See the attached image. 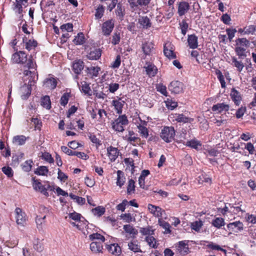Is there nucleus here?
Returning <instances> with one entry per match:
<instances>
[{"instance_id": "obj_1", "label": "nucleus", "mask_w": 256, "mask_h": 256, "mask_svg": "<svg viewBox=\"0 0 256 256\" xmlns=\"http://www.w3.org/2000/svg\"><path fill=\"white\" fill-rule=\"evenodd\" d=\"M38 76L37 72L32 70H25L24 72V84L20 88V93L23 100H26L30 96L32 91V86H34Z\"/></svg>"}, {"instance_id": "obj_48", "label": "nucleus", "mask_w": 256, "mask_h": 256, "mask_svg": "<svg viewBox=\"0 0 256 256\" xmlns=\"http://www.w3.org/2000/svg\"><path fill=\"white\" fill-rule=\"evenodd\" d=\"M146 241L148 242V246L152 248H156V238L152 236H146Z\"/></svg>"}, {"instance_id": "obj_21", "label": "nucleus", "mask_w": 256, "mask_h": 256, "mask_svg": "<svg viewBox=\"0 0 256 256\" xmlns=\"http://www.w3.org/2000/svg\"><path fill=\"white\" fill-rule=\"evenodd\" d=\"M28 0H16V2L14 3L12 9L16 13L21 14L22 12V6L24 5V3H26Z\"/></svg>"}, {"instance_id": "obj_26", "label": "nucleus", "mask_w": 256, "mask_h": 256, "mask_svg": "<svg viewBox=\"0 0 256 256\" xmlns=\"http://www.w3.org/2000/svg\"><path fill=\"white\" fill-rule=\"evenodd\" d=\"M44 84L48 88L54 90L56 86L57 80L55 78L51 76L45 80Z\"/></svg>"}, {"instance_id": "obj_45", "label": "nucleus", "mask_w": 256, "mask_h": 256, "mask_svg": "<svg viewBox=\"0 0 256 256\" xmlns=\"http://www.w3.org/2000/svg\"><path fill=\"white\" fill-rule=\"evenodd\" d=\"M185 144L188 146L196 150L198 149V147L201 146L200 142L199 141L195 140H188L186 142Z\"/></svg>"}, {"instance_id": "obj_5", "label": "nucleus", "mask_w": 256, "mask_h": 256, "mask_svg": "<svg viewBox=\"0 0 256 256\" xmlns=\"http://www.w3.org/2000/svg\"><path fill=\"white\" fill-rule=\"evenodd\" d=\"M68 217L78 222V224H76L74 222H71V224L74 226H76L78 230H82L84 229V226H82V224H86V226H88V222L86 220H81V218H82L83 219H84V218L80 214L76 212H73L68 214Z\"/></svg>"}, {"instance_id": "obj_17", "label": "nucleus", "mask_w": 256, "mask_h": 256, "mask_svg": "<svg viewBox=\"0 0 256 256\" xmlns=\"http://www.w3.org/2000/svg\"><path fill=\"white\" fill-rule=\"evenodd\" d=\"M102 55V51L100 48L91 49L90 52L87 54V57L89 60H97L99 59Z\"/></svg>"}, {"instance_id": "obj_20", "label": "nucleus", "mask_w": 256, "mask_h": 256, "mask_svg": "<svg viewBox=\"0 0 256 256\" xmlns=\"http://www.w3.org/2000/svg\"><path fill=\"white\" fill-rule=\"evenodd\" d=\"M144 68L146 69V74L150 77L154 76L157 72L156 67L150 63H146V66H144Z\"/></svg>"}, {"instance_id": "obj_9", "label": "nucleus", "mask_w": 256, "mask_h": 256, "mask_svg": "<svg viewBox=\"0 0 256 256\" xmlns=\"http://www.w3.org/2000/svg\"><path fill=\"white\" fill-rule=\"evenodd\" d=\"M168 90L172 93L180 94L183 90V84L178 80L172 81L168 86Z\"/></svg>"}, {"instance_id": "obj_49", "label": "nucleus", "mask_w": 256, "mask_h": 256, "mask_svg": "<svg viewBox=\"0 0 256 256\" xmlns=\"http://www.w3.org/2000/svg\"><path fill=\"white\" fill-rule=\"evenodd\" d=\"M89 238L90 240H97L98 242H104L105 238L104 237L98 233H94L91 234L89 236Z\"/></svg>"}, {"instance_id": "obj_4", "label": "nucleus", "mask_w": 256, "mask_h": 256, "mask_svg": "<svg viewBox=\"0 0 256 256\" xmlns=\"http://www.w3.org/2000/svg\"><path fill=\"white\" fill-rule=\"evenodd\" d=\"M174 136L175 130L172 126H164L160 134V138L166 142H171Z\"/></svg>"}, {"instance_id": "obj_40", "label": "nucleus", "mask_w": 256, "mask_h": 256, "mask_svg": "<svg viewBox=\"0 0 256 256\" xmlns=\"http://www.w3.org/2000/svg\"><path fill=\"white\" fill-rule=\"evenodd\" d=\"M236 46H240L244 48H248L250 46V42L246 38H238L236 40Z\"/></svg>"}, {"instance_id": "obj_33", "label": "nucleus", "mask_w": 256, "mask_h": 256, "mask_svg": "<svg viewBox=\"0 0 256 256\" xmlns=\"http://www.w3.org/2000/svg\"><path fill=\"white\" fill-rule=\"evenodd\" d=\"M158 224L161 227L165 230L164 232V234H170L171 232L170 229V226L168 222L164 221L162 218H158Z\"/></svg>"}, {"instance_id": "obj_25", "label": "nucleus", "mask_w": 256, "mask_h": 256, "mask_svg": "<svg viewBox=\"0 0 256 256\" xmlns=\"http://www.w3.org/2000/svg\"><path fill=\"white\" fill-rule=\"evenodd\" d=\"M138 22L143 28L148 29L152 26L150 18L146 16H140L138 20Z\"/></svg>"}, {"instance_id": "obj_19", "label": "nucleus", "mask_w": 256, "mask_h": 256, "mask_svg": "<svg viewBox=\"0 0 256 256\" xmlns=\"http://www.w3.org/2000/svg\"><path fill=\"white\" fill-rule=\"evenodd\" d=\"M190 8L189 4L186 2H181L178 4V13L180 16L184 15Z\"/></svg>"}, {"instance_id": "obj_22", "label": "nucleus", "mask_w": 256, "mask_h": 256, "mask_svg": "<svg viewBox=\"0 0 256 256\" xmlns=\"http://www.w3.org/2000/svg\"><path fill=\"white\" fill-rule=\"evenodd\" d=\"M106 248L112 254L119 256L121 254L120 247L117 244H113L106 246Z\"/></svg>"}, {"instance_id": "obj_36", "label": "nucleus", "mask_w": 256, "mask_h": 256, "mask_svg": "<svg viewBox=\"0 0 256 256\" xmlns=\"http://www.w3.org/2000/svg\"><path fill=\"white\" fill-rule=\"evenodd\" d=\"M74 42L76 45H82L85 42V38L83 33L80 32L73 40Z\"/></svg>"}, {"instance_id": "obj_34", "label": "nucleus", "mask_w": 256, "mask_h": 256, "mask_svg": "<svg viewBox=\"0 0 256 256\" xmlns=\"http://www.w3.org/2000/svg\"><path fill=\"white\" fill-rule=\"evenodd\" d=\"M246 48L240 46H236L235 48V52L240 58H244L246 56Z\"/></svg>"}, {"instance_id": "obj_12", "label": "nucleus", "mask_w": 256, "mask_h": 256, "mask_svg": "<svg viewBox=\"0 0 256 256\" xmlns=\"http://www.w3.org/2000/svg\"><path fill=\"white\" fill-rule=\"evenodd\" d=\"M228 228L233 232H238L244 230V224L240 221L230 222L227 225Z\"/></svg>"}, {"instance_id": "obj_32", "label": "nucleus", "mask_w": 256, "mask_h": 256, "mask_svg": "<svg viewBox=\"0 0 256 256\" xmlns=\"http://www.w3.org/2000/svg\"><path fill=\"white\" fill-rule=\"evenodd\" d=\"M212 224L217 228H220L225 225L224 220L222 218H216L212 220Z\"/></svg>"}, {"instance_id": "obj_23", "label": "nucleus", "mask_w": 256, "mask_h": 256, "mask_svg": "<svg viewBox=\"0 0 256 256\" xmlns=\"http://www.w3.org/2000/svg\"><path fill=\"white\" fill-rule=\"evenodd\" d=\"M176 249L182 255L187 254L189 251L188 245L185 241L180 242L176 246Z\"/></svg>"}, {"instance_id": "obj_62", "label": "nucleus", "mask_w": 256, "mask_h": 256, "mask_svg": "<svg viewBox=\"0 0 256 256\" xmlns=\"http://www.w3.org/2000/svg\"><path fill=\"white\" fill-rule=\"evenodd\" d=\"M88 72L94 76H97L100 70V68L92 66L87 68Z\"/></svg>"}, {"instance_id": "obj_16", "label": "nucleus", "mask_w": 256, "mask_h": 256, "mask_svg": "<svg viewBox=\"0 0 256 256\" xmlns=\"http://www.w3.org/2000/svg\"><path fill=\"white\" fill-rule=\"evenodd\" d=\"M23 44L24 46H25L26 49L29 51L34 49L38 44L36 40L32 39L28 40L26 36L23 38Z\"/></svg>"}, {"instance_id": "obj_41", "label": "nucleus", "mask_w": 256, "mask_h": 256, "mask_svg": "<svg viewBox=\"0 0 256 256\" xmlns=\"http://www.w3.org/2000/svg\"><path fill=\"white\" fill-rule=\"evenodd\" d=\"M135 182L130 179L128 181V186H127V193L128 194H134L135 192Z\"/></svg>"}, {"instance_id": "obj_31", "label": "nucleus", "mask_w": 256, "mask_h": 256, "mask_svg": "<svg viewBox=\"0 0 256 256\" xmlns=\"http://www.w3.org/2000/svg\"><path fill=\"white\" fill-rule=\"evenodd\" d=\"M140 232L142 236H150L154 234V230L150 226L146 228H140Z\"/></svg>"}, {"instance_id": "obj_30", "label": "nucleus", "mask_w": 256, "mask_h": 256, "mask_svg": "<svg viewBox=\"0 0 256 256\" xmlns=\"http://www.w3.org/2000/svg\"><path fill=\"white\" fill-rule=\"evenodd\" d=\"M117 174V178H116V185L121 188L124 184L126 178L124 175V172L118 170L116 172Z\"/></svg>"}, {"instance_id": "obj_27", "label": "nucleus", "mask_w": 256, "mask_h": 256, "mask_svg": "<svg viewBox=\"0 0 256 256\" xmlns=\"http://www.w3.org/2000/svg\"><path fill=\"white\" fill-rule=\"evenodd\" d=\"M230 96L236 105H239L242 98L240 92L234 88L231 90Z\"/></svg>"}, {"instance_id": "obj_46", "label": "nucleus", "mask_w": 256, "mask_h": 256, "mask_svg": "<svg viewBox=\"0 0 256 256\" xmlns=\"http://www.w3.org/2000/svg\"><path fill=\"white\" fill-rule=\"evenodd\" d=\"M123 228L126 232L130 234H132L133 236H134L138 234L137 230L133 227V226L130 224L124 225Z\"/></svg>"}, {"instance_id": "obj_8", "label": "nucleus", "mask_w": 256, "mask_h": 256, "mask_svg": "<svg viewBox=\"0 0 256 256\" xmlns=\"http://www.w3.org/2000/svg\"><path fill=\"white\" fill-rule=\"evenodd\" d=\"M16 219V224L20 226H24L26 224V214L20 208H17L15 210Z\"/></svg>"}, {"instance_id": "obj_64", "label": "nucleus", "mask_w": 256, "mask_h": 256, "mask_svg": "<svg viewBox=\"0 0 256 256\" xmlns=\"http://www.w3.org/2000/svg\"><path fill=\"white\" fill-rule=\"evenodd\" d=\"M60 29L63 32H70L72 31L73 25L70 23H67L60 26Z\"/></svg>"}, {"instance_id": "obj_58", "label": "nucleus", "mask_w": 256, "mask_h": 256, "mask_svg": "<svg viewBox=\"0 0 256 256\" xmlns=\"http://www.w3.org/2000/svg\"><path fill=\"white\" fill-rule=\"evenodd\" d=\"M46 218V216H37L36 218V222L37 224L38 228L40 229L42 228V224L44 222V219Z\"/></svg>"}, {"instance_id": "obj_35", "label": "nucleus", "mask_w": 256, "mask_h": 256, "mask_svg": "<svg viewBox=\"0 0 256 256\" xmlns=\"http://www.w3.org/2000/svg\"><path fill=\"white\" fill-rule=\"evenodd\" d=\"M153 48L154 44L152 42H146L142 45L144 52L147 55H149L151 54Z\"/></svg>"}, {"instance_id": "obj_11", "label": "nucleus", "mask_w": 256, "mask_h": 256, "mask_svg": "<svg viewBox=\"0 0 256 256\" xmlns=\"http://www.w3.org/2000/svg\"><path fill=\"white\" fill-rule=\"evenodd\" d=\"M174 48L173 45L170 42H166L164 47V52L166 57L170 59L176 58V54L174 53Z\"/></svg>"}, {"instance_id": "obj_51", "label": "nucleus", "mask_w": 256, "mask_h": 256, "mask_svg": "<svg viewBox=\"0 0 256 256\" xmlns=\"http://www.w3.org/2000/svg\"><path fill=\"white\" fill-rule=\"evenodd\" d=\"M203 225L201 220L196 221L191 224L192 229L196 232H199Z\"/></svg>"}, {"instance_id": "obj_7", "label": "nucleus", "mask_w": 256, "mask_h": 256, "mask_svg": "<svg viewBox=\"0 0 256 256\" xmlns=\"http://www.w3.org/2000/svg\"><path fill=\"white\" fill-rule=\"evenodd\" d=\"M32 181L33 187L35 190H38L46 196H48V193L47 191L50 188L49 184L43 186L38 180H36L35 178H32Z\"/></svg>"}, {"instance_id": "obj_2", "label": "nucleus", "mask_w": 256, "mask_h": 256, "mask_svg": "<svg viewBox=\"0 0 256 256\" xmlns=\"http://www.w3.org/2000/svg\"><path fill=\"white\" fill-rule=\"evenodd\" d=\"M128 124V120L125 114L120 116L112 124V128L118 132H123L124 127Z\"/></svg>"}, {"instance_id": "obj_28", "label": "nucleus", "mask_w": 256, "mask_h": 256, "mask_svg": "<svg viewBox=\"0 0 256 256\" xmlns=\"http://www.w3.org/2000/svg\"><path fill=\"white\" fill-rule=\"evenodd\" d=\"M84 68V64L82 61L80 60H76L72 65V68L74 72L76 74L80 73Z\"/></svg>"}, {"instance_id": "obj_39", "label": "nucleus", "mask_w": 256, "mask_h": 256, "mask_svg": "<svg viewBox=\"0 0 256 256\" xmlns=\"http://www.w3.org/2000/svg\"><path fill=\"white\" fill-rule=\"evenodd\" d=\"M48 172V169L46 166H38L34 172L35 174L39 176H46Z\"/></svg>"}, {"instance_id": "obj_24", "label": "nucleus", "mask_w": 256, "mask_h": 256, "mask_svg": "<svg viewBox=\"0 0 256 256\" xmlns=\"http://www.w3.org/2000/svg\"><path fill=\"white\" fill-rule=\"evenodd\" d=\"M198 38L195 34L188 36V42L190 48L194 49L198 46Z\"/></svg>"}, {"instance_id": "obj_43", "label": "nucleus", "mask_w": 256, "mask_h": 256, "mask_svg": "<svg viewBox=\"0 0 256 256\" xmlns=\"http://www.w3.org/2000/svg\"><path fill=\"white\" fill-rule=\"evenodd\" d=\"M33 164V162L30 160H27L24 162L22 164L21 166L23 170L26 172H30L32 168Z\"/></svg>"}, {"instance_id": "obj_18", "label": "nucleus", "mask_w": 256, "mask_h": 256, "mask_svg": "<svg viewBox=\"0 0 256 256\" xmlns=\"http://www.w3.org/2000/svg\"><path fill=\"white\" fill-rule=\"evenodd\" d=\"M229 106L224 103H218L212 107V110L216 113H220L224 111L226 112L229 110Z\"/></svg>"}, {"instance_id": "obj_55", "label": "nucleus", "mask_w": 256, "mask_h": 256, "mask_svg": "<svg viewBox=\"0 0 256 256\" xmlns=\"http://www.w3.org/2000/svg\"><path fill=\"white\" fill-rule=\"evenodd\" d=\"M128 136L126 140L131 144H132V142H135L138 140H140V138L135 136V133L132 130L128 132Z\"/></svg>"}, {"instance_id": "obj_63", "label": "nucleus", "mask_w": 256, "mask_h": 256, "mask_svg": "<svg viewBox=\"0 0 256 256\" xmlns=\"http://www.w3.org/2000/svg\"><path fill=\"white\" fill-rule=\"evenodd\" d=\"M2 172L8 178H12L13 176V170L10 166H4L2 168Z\"/></svg>"}, {"instance_id": "obj_56", "label": "nucleus", "mask_w": 256, "mask_h": 256, "mask_svg": "<svg viewBox=\"0 0 256 256\" xmlns=\"http://www.w3.org/2000/svg\"><path fill=\"white\" fill-rule=\"evenodd\" d=\"M180 26L181 29L182 34L184 36L187 32L188 28V24L186 22V20H182L180 23Z\"/></svg>"}, {"instance_id": "obj_54", "label": "nucleus", "mask_w": 256, "mask_h": 256, "mask_svg": "<svg viewBox=\"0 0 256 256\" xmlns=\"http://www.w3.org/2000/svg\"><path fill=\"white\" fill-rule=\"evenodd\" d=\"M216 74L217 75L218 78L222 88H225L226 82L224 81V76H223L222 72L220 70H218L216 72Z\"/></svg>"}, {"instance_id": "obj_60", "label": "nucleus", "mask_w": 256, "mask_h": 256, "mask_svg": "<svg viewBox=\"0 0 256 256\" xmlns=\"http://www.w3.org/2000/svg\"><path fill=\"white\" fill-rule=\"evenodd\" d=\"M70 196L71 198L75 200L76 202L80 204H83L85 203V198L76 196L72 194H70Z\"/></svg>"}, {"instance_id": "obj_52", "label": "nucleus", "mask_w": 256, "mask_h": 256, "mask_svg": "<svg viewBox=\"0 0 256 256\" xmlns=\"http://www.w3.org/2000/svg\"><path fill=\"white\" fill-rule=\"evenodd\" d=\"M166 105L168 109L172 110L178 106V104L174 100L168 99L166 101Z\"/></svg>"}, {"instance_id": "obj_61", "label": "nucleus", "mask_w": 256, "mask_h": 256, "mask_svg": "<svg viewBox=\"0 0 256 256\" xmlns=\"http://www.w3.org/2000/svg\"><path fill=\"white\" fill-rule=\"evenodd\" d=\"M104 12V8L102 6H99L98 7L96 8L95 17L96 19H100L102 18L103 16Z\"/></svg>"}, {"instance_id": "obj_44", "label": "nucleus", "mask_w": 256, "mask_h": 256, "mask_svg": "<svg viewBox=\"0 0 256 256\" xmlns=\"http://www.w3.org/2000/svg\"><path fill=\"white\" fill-rule=\"evenodd\" d=\"M92 211L94 215L100 216L104 214L106 209L103 206H98L92 209Z\"/></svg>"}, {"instance_id": "obj_15", "label": "nucleus", "mask_w": 256, "mask_h": 256, "mask_svg": "<svg viewBox=\"0 0 256 256\" xmlns=\"http://www.w3.org/2000/svg\"><path fill=\"white\" fill-rule=\"evenodd\" d=\"M124 104L125 101L122 98H119L118 100H114L112 101V105L114 107L116 113L119 114H122Z\"/></svg>"}, {"instance_id": "obj_42", "label": "nucleus", "mask_w": 256, "mask_h": 256, "mask_svg": "<svg viewBox=\"0 0 256 256\" xmlns=\"http://www.w3.org/2000/svg\"><path fill=\"white\" fill-rule=\"evenodd\" d=\"M41 104L42 106L49 110L51 108V102L48 96H46L42 98Z\"/></svg>"}, {"instance_id": "obj_6", "label": "nucleus", "mask_w": 256, "mask_h": 256, "mask_svg": "<svg viewBox=\"0 0 256 256\" xmlns=\"http://www.w3.org/2000/svg\"><path fill=\"white\" fill-rule=\"evenodd\" d=\"M114 26V20L112 19L108 20L104 22L102 26V34L105 36L110 34Z\"/></svg>"}, {"instance_id": "obj_50", "label": "nucleus", "mask_w": 256, "mask_h": 256, "mask_svg": "<svg viewBox=\"0 0 256 256\" xmlns=\"http://www.w3.org/2000/svg\"><path fill=\"white\" fill-rule=\"evenodd\" d=\"M138 132L142 137L144 138H147L148 137V132L146 127L142 125H139L138 126Z\"/></svg>"}, {"instance_id": "obj_29", "label": "nucleus", "mask_w": 256, "mask_h": 256, "mask_svg": "<svg viewBox=\"0 0 256 256\" xmlns=\"http://www.w3.org/2000/svg\"><path fill=\"white\" fill-rule=\"evenodd\" d=\"M128 248L134 252H142L140 249V246L138 244L136 240H134L128 244Z\"/></svg>"}, {"instance_id": "obj_37", "label": "nucleus", "mask_w": 256, "mask_h": 256, "mask_svg": "<svg viewBox=\"0 0 256 256\" xmlns=\"http://www.w3.org/2000/svg\"><path fill=\"white\" fill-rule=\"evenodd\" d=\"M176 120L178 122H190L192 121L193 119L186 116L183 114H176L174 117Z\"/></svg>"}, {"instance_id": "obj_53", "label": "nucleus", "mask_w": 256, "mask_h": 256, "mask_svg": "<svg viewBox=\"0 0 256 256\" xmlns=\"http://www.w3.org/2000/svg\"><path fill=\"white\" fill-rule=\"evenodd\" d=\"M81 90L85 94L90 95V88L89 84L86 82L84 81L81 82Z\"/></svg>"}, {"instance_id": "obj_14", "label": "nucleus", "mask_w": 256, "mask_h": 256, "mask_svg": "<svg viewBox=\"0 0 256 256\" xmlns=\"http://www.w3.org/2000/svg\"><path fill=\"white\" fill-rule=\"evenodd\" d=\"M104 242H94L90 244V249L94 254L102 253L103 245Z\"/></svg>"}, {"instance_id": "obj_59", "label": "nucleus", "mask_w": 256, "mask_h": 256, "mask_svg": "<svg viewBox=\"0 0 256 256\" xmlns=\"http://www.w3.org/2000/svg\"><path fill=\"white\" fill-rule=\"evenodd\" d=\"M120 218L126 222H130L132 220L134 221L135 218H132L131 214L130 213L128 214H122L120 216Z\"/></svg>"}, {"instance_id": "obj_13", "label": "nucleus", "mask_w": 256, "mask_h": 256, "mask_svg": "<svg viewBox=\"0 0 256 256\" xmlns=\"http://www.w3.org/2000/svg\"><path fill=\"white\" fill-rule=\"evenodd\" d=\"M107 155L111 162H114L119 155V150L116 148L108 146L107 148Z\"/></svg>"}, {"instance_id": "obj_47", "label": "nucleus", "mask_w": 256, "mask_h": 256, "mask_svg": "<svg viewBox=\"0 0 256 256\" xmlns=\"http://www.w3.org/2000/svg\"><path fill=\"white\" fill-rule=\"evenodd\" d=\"M232 62L234 66L236 68L237 70L240 72L244 68V64L241 61L237 60L235 57L232 58Z\"/></svg>"}, {"instance_id": "obj_57", "label": "nucleus", "mask_w": 256, "mask_h": 256, "mask_svg": "<svg viewBox=\"0 0 256 256\" xmlns=\"http://www.w3.org/2000/svg\"><path fill=\"white\" fill-rule=\"evenodd\" d=\"M120 40V32H114L112 36V44L114 45H116L119 44Z\"/></svg>"}, {"instance_id": "obj_38", "label": "nucleus", "mask_w": 256, "mask_h": 256, "mask_svg": "<svg viewBox=\"0 0 256 256\" xmlns=\"http://www.w3.org/2000/svg\"><path fill=\"white\" fill-rule=\"evenodd\" d=\"M26 138L23 135L16 136L14 137L13 142L18 145H23L25 144Z\"/></svg>"}, {"instance_id": "obj_3", "label": "nucleus", "mask_w": 256, "mask_h": 256, "mask_svg": "<svg viewBox=\"0 0 256 256\" xmlns=\"http://www.w3.org/2000/svg\"><path fill=\"white\" fill-rule=\"evenodd\" d=\"M18 54L20 56V64H23L24 66L36 72V64L34 62L32 56H30L28 57V56L22 51L18 52Z\"/></svg>"}, {"instance_id": "obj_10", "label": "nucleus", "mask_w": 256, "mask_h": 256, "mask_svg": "<svg viewBox=\"0 0 256 256\" xmlns=\"http://www.w3.org/2000/svg\"><path fill=\"white\" fill-rule=\"evenodd\" d=\"M148 208L154 216L158 218H162L163 214L165 212L164 210H162L160 207L152 204H148Z\"/></svg>"}]
</instances>
